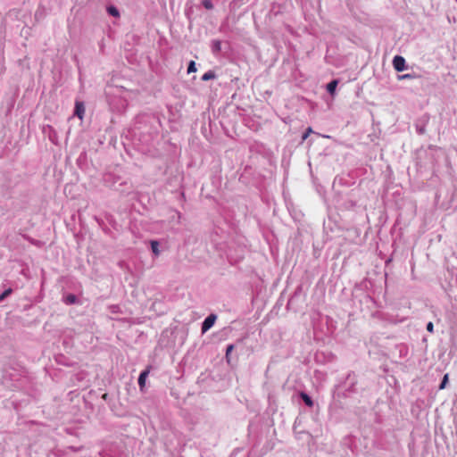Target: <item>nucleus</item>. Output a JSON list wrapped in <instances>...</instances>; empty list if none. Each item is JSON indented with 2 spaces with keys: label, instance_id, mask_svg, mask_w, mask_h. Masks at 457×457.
Masks as SVG:
<instances>
[{
  "label": "nucleus",
  "instance_id": "obj_1",
  "mask_svg": "<svg viewBox=\"0 0 457 457\" xmlns=\"http://www.w3.org/2000/svg\"><path fill=\"white\" fill-rule=\"evenodd\" d=\"M217 316L215 314L208 315L202 323V333H206L215 323Z\"/></svg>",
  "mask_w": 457,
  "mask_h": 457
},
{
  "label": "nucleus",
  "instance_id": "obj_2",
  "mask_svg": "<svg viewBox=\"0 0 457 457\" xmlns=\"http://www.w3.org/2000/svg\"><path fill=\"white\" fill-rule=\"evenodd\" d=\"M393 66L396 71H403L405 70V60L403 56L396 55L393 59Z\"/></svg>",
  "mask_w": 457,
  "mask_h": 457
},
{
  "label": "nucleus",
  "instance_id": "obj_3",
  "mask_svg": "<svg viewBox=\"0 0 457 457\" xmlns=\"http://www.w3.org/2000/svg\"><path fill=\"white\" fill-rule=\"evenodd\" d=\"M85 114V104L83 102L77 100L75 102V108H74V115H76L80 120L83 119Z\"/></svg>",
  "mask_w": 457,
  "mask_h": 457
},
{
  "label": "nucleus",
  "instance_id": "obj_4",
  "mask_svg": "<svg viewBox=\"0 0 457 457\" xmlns=\"http://www.w3.org/2000/svg\"><path fill=\"white\" fill-rule=\"evenodd\" d=\"M149 372H150V370H149V368H147V369H145V370H143L139 374V377H138V379H137V383H138V386H139L141 390H143V388H144V386L145 385V380H146V378L149 375Z\"/></svg>",
  "mask_w": 457,
  "mask_h": 457
},
{
  "label": "nucleus",
  "instance_id": "obj_5",
  "mask_svg": "<svg viewBox=\"0 0 457 457\" xmlns=\"http://www.w3.org/2000/svg\"><path fill=\"white\" fill-rule=\"evenodd\" d=\"M151 250L155 256L160 255L159 242L157 240H151L150 242Z\"/></svg>",
  "mask_w": 457,
  "mask_h": 457
},
{
  "label": "nucleus",
  "instance_id": "obj_6",
  "mask_svg": "<svg viewBox=\"0 0 457 457\" xmlns=\"http://www.w3.org/2000/svg\"><path fill=\"white\" fill-rule=\"evenodd\" d=\"M63 301L66 304H75L78 302V298L75 295L69 294L66 296H64Z\"/></svg>",
  "mask_w": 457,
  "mask_h": 457
},
{
  "label": "nucleus",
  "instance_id": "obj_7",
  "mask_svg": "<svg viewBox=\"0 0 457 457\" xmlns=\"http://www.w3.org/2000/svg\"><path fill=\"white\" fill-rule=\"evenodd\" d=\"M246 3V0H233L230 4H229V7L232 11H236L237 9H238L242 4H245Z\"/></svg>",
  "mask_w": 457,
  "mask_h": 457
},
{
  "label": "nucleus",
  "instance_id": "obj_8",
  "mask_svg": "<svg viewBox=\"0 0 457 457\" xmlns=\"http://www.w3.org/2000/svg\"><path fill=\"white\" fill-rule=\"evenodd\" d=\"M106 10H107L108 14L112 16V17H119L120 16V12H119V10L114 5L107 6Z\"/></svg>",
  "mask_w": 457,
  "mask_h": 457
},
{
  "label": "nucleus",
  "instance_id": "obj_9",
  "mask_svg": "<svg viewBox=\"0 0 457 457\" xmlns=\"http://www.w3.org/2000/svg\"><path fill=\"white\" fill-rule=\"evenodd\" d=\"M221 49V42L220 40H213L212 42V51L213 54H217Z\"/></svg>",
  "mask_w": 457,
  "mask_h": 457
},
{
  "label": "nucleus",
  "instance_id": "obj_10",
  "mask_svg": "<svg viewBox=\"0 0 457 457\" xmlns=\"http://www.w3.org/2000/svg\"><path fill=\"white\" fill-rule=\"evenodd\" d=\"M337 86V80H332L327 85V90L330 95H334Z\"/></svg>",
  "mask_w": 457,
  "mask_h": 457
},
{
  "label": "nucleus",
  "instance_id": "obj_11",
  "mask_svg": "<svg viewBox=\"0 0 457 457\" xmlns=\"http://www.w3.org/2000/svg\"><path fill=\"white\" fill-rule=\"evenodd\" d=\"M301 398L303 399V401L305 403V404L309 407H312L313 406V402L312 400V398L305 393H301Z\"/></svg>",
  "mask_w": 457,
  "mask_h": 457
},
{
  "label": "nucleus",
  "instance_id": "obj_12",
  "mask_svg": "<svg viewBox=\"0 0 457 457\" xmlns=\"http://www.w3.org/2000/svg\"><path fill=\"white\" fill-rule=\"evenodd\" d=\"M215 77H216V75H215V73L212 71H208L207 72H205L202 76V80L203 81H208L210 79H215Z\"/></svg>",
  "mask_w": 457,
  "mask_h": 457
},
{
  "label": "nucleus",
  "instance_id": "obj_13",
  "mask_svg": "<svg viewBox=\"0 0 457 457\" xmlns=\"http://www.w3.org/2000/svg\"><path fill=\"white\" fill-rule=\"evenodd\" d=\"M180 218H181V214H180L179 212L172 211L171 215H170V220L172 221L176 220L177 223H179L180 222Z\"/></svg>",
  "mask_w": 457,
  "mask_h": 457
},
{
  "label": "nucleus",
  "instance_id": "obj_14",
  "mask_svg": "<svg viewBox=\"0 0 457 457\" xmlns=\"http://www.w3.org/2000/svg\"><path fill=\"white\" fill-rule=\"evenodd\" d=\"M196 71V65L194 61H190L187 66V73H193Z\"/></svg>",
  "mask_w": 457,
  "mask_h": 457
},
{
  "label": "nucleus",
  "instance_id": "obj_15",
  "mask_svg": "<svg viewBox=\"0 0 457 457\" xmlns=\"http://www.w3.org/2000/svg\"><path fill=\"white\" fill-rule=\"evenodd\" d=\"M202 4L207 10H212L213 8V4L211 0H202Z\"/></svg>",
  "mask_w": 457,
  "mask_h": 457
},
{
  "label": "nucleus",
  "instance_id": "obj_16",
  "mask_svg": "<svg viewBox=\"0 0 457 457\" xmlns=\"http://www.w3.org/2000/svg\"><path fill=\"white\" fill-rule=\"evenodd\" d=\"M12 288H8V289L4 290L0 295V302L4 301L7 296H9L12 294Z\"/></svg>",
  "mask_w": 457,
  "mask_h": 457
},
{
  "label": "nucleus",
  "instance_id": "obj_17",
  "mask_svg": "<svg viewBox=\"0 0 457 457\" xmlns=\"http://www.w3.org/2000/svg\"><path fill=\"white\" fill-rule=\"evenodd\" d=\"M448 382V374H445L443 378V380L439 386V389H444Z\"/></svg>",
  "mask_w": 457,
  "mask_h": 457
},
{
  "label": "nucleus",
  "instance_id": "obj_18",
  "mask_svg": "<svg viewBox=\"0 0 457 457\" xmlns=\"http://www.w3.org/2000/svg\"><path fill=\"white\" fill-rule=\"evenodd\" d=\"M233 349H234V345H228L227 346V349H226V358H227L228 361H229V359H228L229 358V354L233 351Z\"/></svg>",
  "mask_w": 457,
  "mask_h": 457
},
{
  "label": "nucleus",
  "instance_id": "obj_19",
  "mask_svg": "<svg viewBox=\"0 0 457 457\" xmlns=\"http://www.w3.org/2000/svg\"><path fill=\"white\" fill-rule=\"evenodd\" d=\"M312 133V128H308L302 136V142L304 141Z\"/></svg>",
  "mask_w": 457,
  "mask_h": 457
},
{
  "label": "nucleus",
  "instance_id": "obj_20",
  "mask_svg": "<svg viewBox=\"0 0 457 457\" xmlns=\"http://www.w3.org/2000/svg\"><path fill=\"white\" fill-rule=\"evenodd\" d=\"M416 77H417L416 75L408 73V74H403V75L399 76V79H414Z\"/></svg>",
  "mask_w": 457,
  "mask_h": 457
},
{
  "label": "nucleus",
  "instance_id": "obj_21",
  "mask_svg": "<svg viewBox=\"0 0 457 457\" xmlns=\"http://www.w3.org/2000/svg\"><path fill=\"white\" fill-rule=\"evenodd\" d=\"M427 330H428V332H430V333H432V332H433V330H434V325H433V323H432L431 321H430V322H428V323L427 324Z\"/></svg>",
  "mask_w": 457,
  "mask_h": 457
}]
</instances>
